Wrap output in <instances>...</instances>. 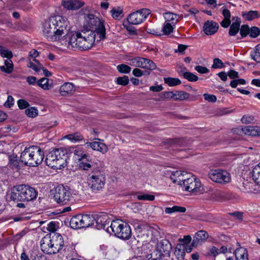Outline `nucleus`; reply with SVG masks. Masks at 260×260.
<instances>
[{
  "instance_id": "f257e3e1",
  "label": "nucleus",
  "mask_w": 260,
  "mask_h": 260,
  "mask_svg": "<svg viewBox=\"0 0 260 260\" xmlns=\"http://www.w3.org/2000/svg\"><path fill=\"white\" fill-rule=\"evenodd\" d=\"M69 29V21L61 16L50 17L43 25V32L46 38L51 41L61 39L63 34H67Z\"/></svg>"
},
{
  "instance_id": "f03ea898",
  "label": "nucleus",
  "mask_w": 260,
  "mask_h": 260,
  "mask_svg": "<svg viewBox=\"0 0 260 260\" xmlns=\"http://www.w3.org/2000/svg\"><path fill=\"white\" fill-rule=\"evenodd\" d=\"M68 150L59 148L50 151L46 155V164L54 169H61L67 165Z\"/></svg>"
},
{
  "instance_id": "7ed1b4c3",
  "label": "nucleus",
  "mask_w": 260,
  "mask_h": 260,
  "mask_svg": "<svg viewBox=\"0 0 260 260\" xmlns=\"http://www.w3.org/2000/svg\"><path fill=\"white\" fill-rule=\"evenodd\" d=\"M53 199L60 205L74 203L78 197L77 191L71 189L68 186L59 185L52 190Z\"/></svg>"
},
{
  "instance_id": "20e7f679",
  "label": "nucleus",
  "mask_w": 260,
  "mask_h": 260,
  "mask_svg": "<svg viewBox=\"0 0 260 260\" xmlns=\"http://www.w3.org/2000/svg\"><path fill=\"white\" fill-rule=\"evenodd\" d=\"M107 233L114 234L116 237L124 240H128L131 237L132 231L129 224L119 219L111 221L110 226L107 228Z\"/></svg>"
},
{
  "instance_id": "39448f33",
  "label": "nucleus",
  "mask_w": 260,
  "mask_h": 260,
  "mask_svg": "<svg viewBox=\"0 0 260 260\" xmlns=\"http://www.w3.org/2000/svg\"><path fill=\"white\" fill-rule=\"evenodd\" d=\"M86 22V26L88 29L86 30L93 31L99 36V40H103L106 38V28L103 21L94 15L89 14L85 16Z\"/></svg>"
},
{
  "instance_id": "423d86ee",
  "label": "nucleus",
  "mask_w": 260,
  "mask_h": 260,
  "mask_svg": "<svg viewBox=\"0 0 260 260\" xmlns=\"http://www.w3.org/2000/svg\"><path fill=\"white\" fill-rule=\"evenodd\" d=\"M87 180L88 186L93 192L100 191L105 184V173L101 168L95 169L89 174Z\"/></svg>"
},
{
  "instance_id": "0eeeda50",
  "label": "nucleus",
  "mask_w": 260,
  "mask_h": 260,
  "mask_svg": "<svg viewBox=\"0 0 260 260\" xmlns=\"http://www.w3.org/2000/svg\"><path fill=\"white\" fill-rule=\"evenodd\" d=\"M94 220L93 215L78 214L71 218L70 225L73 229L88 228L93 225Z\"/></svg>"
},
{
  "instance_id": "6e6552de",
  "label": "nucleus",
  "mask_w": 260,
  "mask_h": 260,
  "mask_svg": "<svg viewBox=\"0 0 260 260\" xmlns=\"http://www.w3.org/2000/svg\"><path fill=\"white\" fill-rule=\"evenodd\" d=\"M22 192L23 190H22L21 184L14 186L11 189L9 194V202L13 206L20 209L27 207V204L24 202Z\"/></svg>"
},
{
  "instance_id": "1a4fd4ad",
  "label": "nucleus",
  "mask_w": 260,
  "mask_h": 260,
  "mask_svg": "<svg viewBox=\"0 0 260 260\" xmlns=\"http://www.w3.org/2000/svg\"><path fill=\"white\" fill-rule=\"evenodd\" d=\"M67 34H63L62 37H66V41L68 42V48L69 49H81L82 38L81 31H70V26L69 25V29Z\"/></svg>"
},
{
  "instance_id": "9d476101",
  "label": "nucleus",
  "mask_w": 260,
  "mask_h": 260,
  "mask_svg": "<svg viewBox=\"0 0 260 260\" xmlns=\"http://www.w3.org/2000/svg\"><path fill=\"white\" fill-rule=\"evenodd\" d=\"M185 191L194 192L195 193H201L203 191V187L199 179L194 176L187 178L184 182V185L182 187Z\"/></svg>"
},
{
  "instance_id": "9b49d317",
  "label": "nucleus",
  "mask_w": 260,
  "mask_h": 260,
  "mask_svg": "<svg viewBox=\"0 0 260 260\" xmlns=\"http://www.w3.org/2000/svg\"><path fill=\"white\" fill-rule=\"evenodd\" d=\"M209 177L214 182L224 184L231 181L230 174L226 171L221 170H212L208 174Z\"/></svg>"
},
{
  "instance_id": "f8f14e48",
  "label": "nucleus",
  "mask_w": 260,
  "mask_h": 260,
  "mask_svg": "<svg viewBox=\"0 0 260 260\" xmlns=\"http://www.w3.org/2000/svg\"><path fill=\"white\" fill-rule=\"evenodd\" d=\"M150 13L149 9H142L130 14L127 17V21L129 23L134 25L140 24L147 18Z\"/></svg>"
},
{
  "instance_id": "ddd939ff",
  "label": "nucleus",
  "mask_w": 260,
  "mask_h": 260,
  "mask_svg": "<svg viewBox=\"0 0 260 260\" xmlns=\"http://www.w3.org/2000/svg\"><path fill=\"white\" fill-rule=\"evenodd\" d=\"M81 49L84 50L90 49L93 45L95 40V34L93 31H81Z\"/></svg>"
},
{
  "instance_id": "4468645a",
  "label": "nucleus",
  "mask_w": 260,
  "mask_h": 260,
  "mask_svg": "<svg viewBox=\"0 0 260 260\" xmlns=\"http://www.w3.org/2000/svg\"><path fill=\"white\" fill-rule=\"evenodd\" d=\"M172 248L171 244L166 239H163L158 242L156 246V249L159 253V256L166 257L170 256Z\"/></svg>"
},
{
  "instance_id": "2eb2a0df",
  "label": "nucleus",
  "mask_w": 260,
  "mask_h": 260,
  "mask_svg": "<svg viewBox=\"0 0 260 260\" xmlns=\"http://www.w3.org/2000/svg\"><path fill=\"white\" fill-rule=\"evenodd\" d=\"M22 190H23L22 195L24 202L27 204L30 201L36 199L38 196V192L33 187L25 184H21Z\"/></svg>"
},
{
  "instance_id": "dca6fc26",
  "label": "nucleus",
  "mask_w": 260,
  "mask_h": 260,
  "mask_svg": "<svg viewBox=\"0 0 260 260\" xmlns=\"http://www.w3.org/2000/svg\"><path fill=\"white\" fill-rule=\"evenodd\" d=\"M95 227L98 230L106 229L109 226L110 222H111L109 219L108 215L106 213H101L100 214L97 215L95 217Z\"/></svg>"
},
{
  "instance_id": "f3484780",
  "label": "nucleus",
  "mask_w": 260,
  "mask_h": 260,
  "mask_svg": "<svg viewBox=\"0 0 260 260\" xmlns=\"http://www.w3.org/2000/svg\"><path fill=\"white\" fill-rule=\"evenodd\" d=\"M49 239L52 243L53 249H56L55 254L61 252L64 245L62 236L59 233H52Z\"/></svg>"
},
{
  "instance_id": "a211bd4d",
  "label": "nucleus",
  "mask_w": 260,
  "mask_h": 260,
  "mask_svg": "<svg viewBox=\"0 0 260 260\" xmlns=\"http://www.w3.org/2000/svg\"><path fill=\"white\" fill-rule=\"evenodd\" d=\"M35 146H31L28 148H25L23 151L21 153L20 158L22 163H23L26 166L31 167V164L34 163L32 160V156H34V150Z\"/></svg>"
},
{
  "instance_id": "6ab92c4d",
  "label": "nucleus",
  "mask_w": 260,
  "mask_h": 260,
  "mask_svg": "<svg viewBox=\"0 0 260 260\" xmlns=\"http://www.w3.org/2000/svg\"><path fill=\"white\" fill-rule=\"evenodd\" d=\"M70 151L74 154L75 158L78 160L89 161L90 156L86 153L85 149L81 147H75L70 148L68 152Z\"/></svg>"
},
{
  "instance_id": "aec40b11",
  "label": "nucleus",
  "mask_w": 260,
  "mask_h": 260,
  "mask_svg": "<svg viewBox=\"0 0 260 260\" xmlns=\"http://www.w3.org/2000/svg\"><path fill=\"white\" fill-rule=\"evenodd\" d=\"M41 248L44 253L48 254H55L56 249H53L49 237H44L41 241Z\"/></svg>"
},
{
  "instance_id": "412c9836",
  "label": "nucleus",
  "mask_w": 260,
  "mask_h": 260,
  "mask_svg": "<svg viewBox=\"0 0 260 260\" xmlns=\"http://www.w3.org/2000/svg\"><path fill=\"white\" fill-rule=\"evenodd\" d=\"M84 146L87 148H91L92 150L99 151L103 154L106 153L108 150L107 145L105 143L100 142H86Z\"/></svg>"
},
{
  "instance_id": "4be33fe9",
  "label": "nucleus",
  "mask_w": 260,
  "mask_h": 260,
  "mask_svg": "<svg viewBox=\"0 0 260 260\" xmlns=\"http://www.w3.org/2000/svg\"><path fill=\"white\" fill-rule=\"evenodd\" d=\"M33 154L32 160L34 163L31 164V167H37L42 162L44 158V152L40 147L35 146Z\"/></svg>"
},
{
  "instance_id": "5701e85b",
  "label": "nucleus",
  "mask_w": 260,
  "mask_h": 260,
  "mask_svg": "<svg viewBox=\"0 0 260 260\" xmlns=\"http://www.w3.org/2000/svg\"><path fill=\"white\" fill-rule=\"evenodd\" d=\"M218 28L217 23L213 21H207L204 23L203 30L207 35H212L217 32Z\"/></svg>"
},
{
  "instance_id": "b1692460",
  "label": "nucleus",
  "mask_w": 260,
  "mask_h": 260,
  "mask_svg": "<svg viewBox=\"0 0 260 260\" xmlns=\"http://www.w3.org/2000/svg\"><path fill=\"white\" fill-rule=\"evenodd\" d=\"M84 3L79 0L63 1L62 6L68 10H77L84 5Z\"/></svg>"
},
{
  "instance_id": "393cba45",
  "label": "nucleus",
  "mask_w": 260,
  "mask_h": 260,
  "mask_svg": "<svg viewBox=\"0 0 260 260\" xmlns=\"http://www.w3.org/2000/svg\"><path fill=\"white\" fill-rule=\"evenodd\" d=\"M209 235L207 232L204 230L200 231L196 233L193 237L192 245L197 246L202 242L206 241Z\"/></svg>"
},
{
  "instance_id": "a878e982",
  "label": "nucleus",
  "mask_w": 260,
  "mask_h": 260,
  "mask_svg": "<svg viewBox=\"0 0 260 260\" xmlns=\"http://www.w3.org/2000/svg\"><path fill=\"white\" fill-rule=\"evenodd\" d=\"M75 90L74 85L73 83L66 82L62 85L59 89V92L62 96H67L72 94Z\"/></svg>"
},
{
  "instance_id": "bb28decb",
  "label": "nucleus",
  "mask_w": 260,
  "mask_h": 260,
  "mask_svg": "<svg viewBox=\"0 0 260 260\" xmlns=\"http://www.w3.org/2000/svg\"><path fill=\"white\" fill-rule=\"evenodd\" d=\"M235 18L236 19V21L233 22L230 25V27L229 35L230 36H236V34L239 31V28H240V24H241V20H240V18H239L238 17H233V20H234Z\"/></svg>"
},
{
  "instance_id": "cd10ccee",
  "label": "nucleus",
  "mask_w": 260,
  "mask_h": 260,
  "mask_svg": "<svg viewBox=\"0 0 260 260\" xmlns=\"http://www.w3.org/2000/svg\"><path fill=\"white\" fill-rule=\"evenodd\" d=\"M256 185L253 183L248 181H245L239 185V188L240 190L245 193L252 192L255 190Z\"/></svg>"
},
{
  "instance_id": "c85d7f7f",
  "label": "nucleus",
  "mask_w": 260,
  "mask_h": 260,
  "mask_svg": "<svg viewBox=\"0 0 260 260\" xmlns=\"http://www.w3.org/2000/svg\"><path fill=\"white\" fill-rule=\"evenodd\" d=\"M174 254L177 260H184L185 255L184 246L182 244H177L175 249Z\"/></svg>"
},
{
  "instance_id": "c756f323",
  "label": "nucleus",
  "mask_w": 260,
  "mask_h": 260,
  "mask_svg": "<svg viewBox=\"0 0 260 260\" xmlns=\"http://www.w3.org/2000/svg\"><path fill=\"white\" fill-rule=\"evenodd\" d=\"M236 260H248V252L246 249L240 248L237 249L235 251Z\"/></svg>"
},
{
  "instance_id": "7c9ffc66",
  "label": "nucleus",
  "mask_w": 260,
  "mask_h": 260,
  "mask_svg": "<svg viewBox=\"0 0 260 260\" xmlns=\"http://www.w3.org/2000/svg\"><path fill=\"white\" fill-rule=\"evenodd\" d=\"M164 17L166 20V22H171L173 25H175L179 21V16L171 12L165 13Z\"/></svg>"
},
{
  "instance_id": "2f4dec72",
  "label": "nucleus",
  "mask_w": 260,
  "mask_h": 260,
  "mask_svg": "<svg viewBox=\"0 0 260 260\" xmlns=\"http://www.w3.org/2000/svg\"><path fill=\"white\" fill-rule=\"evenodd\" d=\"M242 16L247 20L250 21L260 17V14L257 11H249L242 13Z\"/></svg>"
},
{
  "instance_id": "473e14b6",
  "label": "nucleus",
  "mask_w": 260,
  "mask_h": 260,
  "mask_svg": "<svg viewBox=\"0 0 260 260\" xmlns=\"http://www.w3.org/2000/svg\"><path fill=\"white\" fill-rule=\"evenodd\" d=\"M252 173L253 180L257 185H260V162L254 167Z\"/></svg>"
},
{
  "instance_id": "72a5a7b5",
  "label": "nucleus",
  "mask_w": 260,
  "mask_h": 260,
  "mask_svg": "<svg viewBox=\"0 0 260 260\" xmlns=\"http://www.w3.org/2000/svg\"><path fill=\"white\" fill-rule=\"evenodd\" d=\"M179 74L180 76H182L184 78L190 82H196L199 79L197 76L189 72L181 71L179 73Z\"/></svg>"
},
{
  "instance_id": "f704fd0d",
  "label": "nucleus",
  "mask_w": 260,
  "mask_h": 260,
  "mask_svg": "<svg viewBox=\"0 0 260 260\" xmlns=\"http://www.w3.org/2000/svg\"><path fill=\"white\" fill-rule=\"evenodd\" d=\"M1 71L10 74L13 70V64L12 61L10 59H7L5 61V65L0 67Z\"/></svg>"
},
{
  "instance_id": "c9c22d12",
  "label": "nucleus",
  "mask_w": 260,
  "mask_h": 260,
  "mask_svg": "<svg viewBox=\"0 0 260 260\" xmlns=\"http://www.w3.org/2000/svg\"><path fill=\"white\" fill-rule=\"evenodd\" d=\"M186 211V208L178 206H174L172 207H167L165 210L166 214H171L174 212L184 213Z\"/></svg>"
},
{
  "instance_id": "e433bc0d",
  "label": "nucleus",
  "mask_w": 260,
  "mask_h": 260,
  "mask_svg": "<svg viewBox=\"0 0 260 260\" xmlns=\"http://www.w3.org/2000/svg\"><path fill=\"white\" fill-rule=\"evenodd\" d=\"M251 58L256 62H260V44L257 45L250 53Z\"/></svg>"
},
{
  "instance_id": "4c0bfd02",
  "label": "nucleus",
  "mask_w": 260,
  "mask_h": 260,
  "mask_svg": "<svg viewBox=\"0 0 260 260\" xmlns=\"http://www.w3.org/2000/svg\"><path fill=\"white\" fill-rule=\"evenodd\" d=\"M82 162L80 163V168L82 169L83 170H88L89 169H91L92 171H94L96 169H100L99 167H98L95 164H91V160L89 159V161L87 162H84V160H81Z\"/></svg>"
},
{
  "instance_id": "58836bf2",
  "label": "nucleus",
  "mask_w": 260,
  "mask_h": 260,
  "mask_svg": "<svg viewBox=\"0 0 260 260\" xmlns=\"http://www.w3.org/2000/svg\"><path fill=\"white\" fill-rule=\"evenodd\" d=\"M37 85L44 89H49L52 87V84L49 83V79L43 78L37 82Z\"/></svg>"
},
{
  "instance_id": "ea45409f",
  "label": "nucleus",
  "mask_w": 260,
  "mask_h": 260,
  "mask_svg": "<svg viewBox=\"0 0 260 260\" xmlns=\"http://www.w3.org/2000/svg\"><path fill=\"white\" fill-rule=\"evenodd\" d=\"M165 83L170 86H175L181 83V80L177 78L167 77L164 78Z\"/></svg>"
},
{
  "instance_id": "a19ab883",
  "label": "nucleus",
  "mask_w": 260,
  "mask_h": 260,
  "mask_svg": "<svg viewBox=\"0 0 260 260\" xmlns=\"http://www.w3.org/2000/svg\"><path fill=\"white\" fill-rule=\"evenodd\" d=\"M65 138L71 141L78 142L83 140V136L79 133L76 132L74 134H69L65 136Z\"/></svg>"
},
{
  "instance_id": "79ce46f5",
  "label": "nucleus",
  "mask_w": 260,
  "mask_h": 260,
  "mask_svg": "<svg viewBox=\"0 0 260 260\" xmlns=\"http://www.w3.org/2000/svg\"><path fill=\"white\" fill-rule=\"evenodd\" d=\"M174 99L175 101H183L188 99L189 96V93L183 91H177L176 93H174Z\"/></svg>"
},
{
  "instance_id": "37998d69",
  "label": "nucleus",
  "mask_w": 260,
  "mask_h": 260,
  "mask_svg": "<svg viewBox=\"0 0 260 260\" xmlns=\"http://www.w3.org/2000/svg\"><path fill=\"white\" fill-rule=\"evenodd\" d=\"M10 162L12 168L20 169V164L21 162V159L18 160L17 156H11L10 158Z\"/></svg>"
},
{
  "instance_id": "c03bdc74",
  "label": "nucleus",
  "mask_w": 260,
  "mask_h": 260,
  "mask_svg": "<svg viewBox=\"0 0 260 260\" xmlns=\"http://www.w3.org/2000/svg\"><path fill=\"white\" fill-rule=\"evenodd\" d=\"M117 70L121 73L127 74L131 70V68L125 64H120L117 66Z\"/></svg>"
},
{
  "instance_id": "a18cd8bd",
  "label": "nucleus",
  "mask_w": 260,
  "mask_h": 260,
  "mask_svg": "<svg viewBox=\"0 0 260 260\" xmlns=\"http://www.w3.org/2000/svg\"><path fill=\"white\" fill-rule=\"evenodd\" d=\"M173 27L172 23L166 22L164 23L162 31L164 35H168L173 32Z\"/></svg>"
},
{
  "instance_id": "49530a36",
  "label": "nucleus",
  "mask_w": 260,
  "mask_h": 260,
  "mask_svg": "<svg viewBox=\"0 0 260 260\" xmlns=\"http://www.w3.org/2000/svg\"><path fill=\"white\" fill-rule=\"evenodd\" d=\"M116 83L117 84L121 85L122 86H126L129 83V79L128 76H123L122 77H119L116 79Z\"/></svg>"
},
{
  "instance_id": "de8ad7c7",
  "label": "nucleus",
  "mask_w": 260,
  "mask_h": 260,
  "mask_svg": "<svg viewBox=\"0 0 260 260\" xmlns=\"http://www.w3.org/2000/svg\"><path fill=\"white\" fill-rule=\"evenodd\" d=\"M250 29L248 25H242L240 29L239 28L240 34L242 38L246 37L249 34Z\"/></svg>"
},
{
  "instance_id": "09e8293b",
  "label": "nucleus",
  "mask_w": 260,
  "mask_h": 260,
  "mask_svg": "<svg viewBox=\"0 0 260 260\" xmlns=\"http://www.w3.org/2000/svg\"><path fill=\"white\" fill-rule=\"evenodd\" d=\"M25 112V114L29 117H35L38 115V110L35 107L27 108Z\"/></svg>"
},
{
  "instance_id": "8fccbe9b",
  "label": "nucleus",
  "mask_w": 260,
  "mask_h": 260,
  "mask_svg": "<svg viewBox=\"0 0 260 260\" xmlns=\"http://www.w3.org/2000/svg\"><path fill=\"white\" fill-rule=\"evenodd\" d=\"M260 35V29L256 26L252 27L250 29L249 36L251 38H255Z\"/></svg>"
},
{
  "instance_id": "3c124183",
  "label": "nucleus",
  "mask_w": 260,
  "mask_h": 260,
  "mask_svg": "<svg viewBox=\"0 0 260 260\" xmlns=\"http://www.w3.org/2000/svg\"><path fill=\"white\" fill-rule=\"evenodd\" d=\"M141 57H134L133 58H131L128 60V63L132 66H134L135 67H139L140 68V63L141 61Z\"/></svg>"
},
{
  "instance_id": "603ef678",
  "label": "nucleus",
  "mask_w": 260,
  "mask_h": 260,
  "mask_svg": "<svg viewBox=\"0 0 260 260\" xmlns=\"http://www.w3.org/2000/svg\"><path fill=\"white\" fill-rule=\"evenodd\" d=\"M110 12L113 18L117 19L119 16L122 13V9L120 7L114 8Z\"/></svg>"
},
{
  "instance_id": "864d4df0",
  "label": "nucleus",
  "mask_w": 260,
  "mask_h": 260,
  "mask_svg": "<svg viewBox=\"0 0 260 260\" xmlns=\"http://www.w3.org/2000/svg\"><path fill=\"white\" fill-rule=\"evenodd\" d=\"M224 67L222 61L218 58H214L213 60V63L212 65V68L213 69H221Z\"/></svg>"
},
{
  "instance_id": "5fc2aeb1",
  "label": "nucleus",
  "mask_w": 260,
  "mask_h": 260,
  "mask_svg": "<svg viewBox=\"0 0 260 260\" xmlns=\"http://www.w3.org/2000/svg\"><path fill=\"white\" fill-rule=\"evenodd\" d=\"M182 174H183V171H181L172 172L170 176V178L174 183H176V181L177 180H178V178L180 177H181V176Z\"/></svg>"
},
{
  "instance_id": "6e6d98bb",
  "label": "nucleus",
  "mask_w": 260,
  "mask_h": 260,
  "mask_svg": "<svg viewBox=\"0 0 260 260\" xmlns=\"http://www.w3.org/2000/svg\"><path fill=\"white\" fill-rule=\"evenodd\" d=\"M137 199L139 200L153 201L155 199V197L152 194H141L137 196Z\"/></svg>"
},
{
  "instance_id": "4d7b16f0",
  "label": "nucleus",
  "mask_w": 260,
  "mask_h": 260,
  "mask_svg": "<svg viewBox=\"0 0 260 260\" xmlns=\"http://www.w3.org/2000/svg\"><path fill=\"white\" fill-rule=\"evenodd\" d=\"M0 54L2 57L4 58H7L9 59H10L13 57L12 52L11 51L5 49L4 47H3V49H2V51Z\"/></svg>"
},
{
  "instance_id": "13d9d810",
  "label": "nucleus",
  "mask_w": 260,
  "mask_h": 260,
  "mask_svg": "<svg viewBox=\"0 0 260 260\" xmlns=\"http://www.w3.org/2000/svg\"><path fill=\"white\" fill-rule=\"evenodd\" d=\"M250 136H260V127L250 126Z\"/></svg>"
},
{
  "instance_id": "bf43d9fd",
  "label": "nucleus",
  "mask_w": 260,
  "mask_h": 260,
  "mask_svg": "<svg viewBox=\"0 0 260 260\" xmlns=\"http://www.w3.org/2000/svg\"><path fill=\"white\" fill-rule=\"evenodd\" d=\"M17 104L20 109H24L29 107V103L23 99H20L17 101Z\"/></svg>"
},
{
  "instance_id": "052dcab7",
  "label": "nucleus",
  "mask_w": 260,
  "mask_h": 260,
  "mask_svg": "<svg viewBox=\"0 0 260 260\" xmlns=\"http://www.w3.org/2000/svg\"><path fill=\"white\" fill-rule=\"evenodd\" d=\"M132 24L129 23L128 25H125L124 26L131 35H137V30L135 27L132 25Z\"/></svg>"
},
{
  "instance_id": "680f3d73",
  "label": "nucleus",
  "mask_w": 260,
  "mask_h": 260,
  "mask_svg": "<svg viewBox=\"0 0 260 260\" xmlns=\"http://www.w3.org/2000/svg\"><path fill=\"white\" fill-rule=\"evenodd\" d=\"M203 96L205 100L210 103H215L217 100L216 96L213 94L204 93Z\"/></svg>"
},
{
  "instance_id": "e2e57ef3",
  "label": "nucleus",
  "mask_w": 260,
  "mask_h": 260,
  "mask_svg": "<svg viewBox=\"0 0 260 260\" xmlns=\"http://www.w3.org/2000/svg\"><path fill=\"white\" fill-rule=\"evenodd\" d=\"M174 93L172 91H164L160 93L161 98L174 99Z\"/></svg>"
},
{
  "instance_id": "0e129e2a",
  "label": "nucleus",
  "mask_w": 260,
  "mask_h": 260,
  "mask_svg": "<svg viewBox=\"0 0 260 260\" xmlns=\"http://www.w3.org/2000/svg\"><path fill=\"white\" fill-rule=\"evenodd\" d=\"M194 69L201 74H206L209 72V70L207 68L201 66H196Z\"/></svg>"
},
{
  "instance_id": "69168bd1",
  "label": "nucleus",
  "mask_w": 260,
  "mask_h": 260,
  "mask_svg": "<svg viewBox=\"0 0 260 260\" xmlns=\"http://www.w3.org/2000/svg\"><path fill=\"white\" fill-rule=\"evenodd\" d=\"M14 99L11 95H9L7 98V101L5 103L4 106L6 107H11L12 105H14Z\"/></svg>"
},
{
  "instance_id": "338daca9",
  "label": "nucleus",
  "mask_w": 260,
  "mask_h": 260,
  "mask_svg": "<svg viewBox=\"0 0 260 260\" xmlns=\"http://www.w3.org/2000/svg\"><path fill=\"white\" fill-rule=\"evenodd\" d=\"M47 230L49 232H52L53 233H55L54 232L56 231L55 223L53 221L49 222L47 225Z\"/></svg>"
},
{
  "instance_id": "774afa93",
  "label": "nucleus",
  "mask_w": 260,
  "mask_h": 260,
  "mask_svg": "<svg viewBox=\"0 0 260 260\" xmlns=\"http://www.w3.org/2000/svg\"><path fill=\"white\" fill-rule=\"evenodd\" d=\"M228 75L231 79H235L239 77L238 72L233 70H230L228 72Z\"/></svg>"
}]
</instances>
